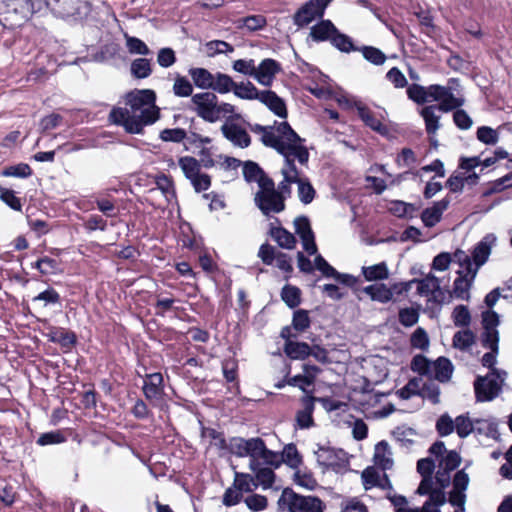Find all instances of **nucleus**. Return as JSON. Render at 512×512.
I'll use <instances>...</instances> for the list:
<instances>
[{"label":"nucleus","instance_id":"obj_30","mask_svg":"<svg viewBox=\"0 0 512 512\" xmlns=\"http://www.w3.org/2000/svg\"><path fill=\"white\" fill-rule=\"evenodd\" d=\"M386 454H391L390 446L386 440H381L375 445L373 461L375 466L384 472L393 467V459Z\"/></svg>","mask_w":512,"mask_h":512},{"label":"nucleus","instance_id":"obj_42","mask_svg":"<svg viewBox=\"0 0 512 512\" xmlns=\"http://www.w3.org/2000/svg\"><path fill=\"white\" fill-rule=\"evenodd\" d=\"M421 378L413 377L408 382L396 391V395L401 400H409L413 396H419L425 398L424 389L420 387Z\"/></svg>","mask_w":512,"mask_h":512},{"label":"nucleus","instance_id":"obj_21","mask_svg":"<svg viewBox=\"0 0 512 512\" xmlns=\"http://www.w3.org/2000/svg\"><path fill=\"white\" fill-rule=\"evenodd\" d=\"M357 115L366 127L384 138L390 137L389 128L377 119L365 104L357 106Z\"/></svg>","mask_w":512,"mask_h":512},{"label":"nucleus","instance_id":"obj_47","mask_svg":"<svg viewBox=\"0 0 512 512\" xmlns=\"http://www.w3.org/2000/svg\"><path fill=\"white\" fill-rule=\"evenodd\" d=\"M294 228L301 241L315 238L310 218L306 215H300L294 219Z\"/></svg>","mask_w":512,"mask_h":512},{"label":"nucleus","instance_id":"obj_32","mask_svg":"<svg viewBox=\"0 0 512 512\" xmlns=\"http://www.w3.org/2000/svg\"><path fill=\"white\" fill-rule=\"evenodd\" d=\"M273 126L276 127L277 137H281L285 150H287L289 146H294L295 142L305 141L287 121L278 122L275 120Z\"/></svg>","mask_w":512,"mask_h":512},{"label":"nucleus","instance_id":"obj_9","mask_svg":"<svg viewBox=\"0 0 512 512\" xmlns=\"http://www.w3.org/2000/svg\"><path fill=\"white\" fill-rule=\"evenodd\" d=\"M240 119H242V115L240 113L227 116L225 122L220 128V131L222 136L235 147L245 149L251 145L252 139L247 130L235 122Z\"/></svg>","mask_w":512,"mask_h":512},{"label":"nucleus","instance_id":"obj_58","mask_svg":"<svg viewBox=\"0 0 512 512\" xmlns=\"http://www.w3.org/2000/svg\"><path fill=\"white\" fill-rule=\"evenodd\" d=\"M431 361L432 360H430L422 353L416 354L412 357L410 369L420 376L429 377L431 372Z\"/></svg>","mask_w":512,"mask_h":512},{"label":"nucleus","instance_id":"obj_16","mask_svg":"<svg viewBox=\"0 0 512 512\" xmlns=\"http://www.w3.org/2000/svg\"><path fill=\"white\" fill-rule=\"evenodd\" d=\"M249 468L256 479V483H253L254 488H258L259 486H261L263 490L273 488L277 479V475L275 473L276 469L265 467L261 461H252L249 463Z\"/></svg>","mask_w":512,"mask_h":512},{"label":"nucleus","instance_id":"obj_26","mask_svg":"<svg viewBox=\"0 0 512 512\" xmlns=\"http://www.w3.org/2000/svg\"><path fill=\"white\" fill-rule=\"evenodd\" d=\"M361 274L365 281L380 283L389 278L390 272L385 261L371 266H362Z\"/></svg>","mask_w":512,"mask_h":512},{"label":"nucleus","instance_id":"obj_59","mask_svg":"<svg viewBox=\"0 0 512 512\" xmlns=\"http://www.w3.org/2000/svg\"><path fill=\"white\" fill-rule=\"evenodd\" d=\"M476 138L479 142L485 145L494 146L499 142L500 136L496 129L482 125L476 130Z\"/></svg>","mask_w":512,"mask_h":512},{"label":"nucleus","instance_id":"obj_31","mask_svg":"<svg viewBox=\"0 0 512 512\" xmlns=\"http://www.w3.org/2000/svg\"><path fill=\"white\" fill-rule=\"evenodd\" d=\"M422 311H425L422 305L414 302L410 307H403L399 309L398 321L405 328L413 327L418 323L420 313Z\"/></svg>","mask_w":512,"mask_h":512},{"label":"nucleus","instance_id":"obj_43","mask_svg":"<svg viewBox=\"0 0 512 512\" xmlns=\"http://www.w3.org/2000/svg\"><path fill=\"white\" fill-rule=\"evenodd\" d=\"M214 76L215 78L213 80V88H211V92L227 94L234 91L236 82L229 74L216 72L214 73Z\"/></svg>","mask_w":512,"mask_h":512},{"label":"nucleus","instance_id":"obj_45","mask_svg":"<svg viewBox=\"0 0 512 512\" xmlns=\"http://www.w3.org/2000/svg\"><path fill=\"white\" fill-rule=\"evenodd\" d=\"M178 165L187 180H191L201 172V163L195 157L183 156L178 160Z\"/></svg>","mask_w":512,"mask_h":512},{"label":"nucleus","instance_id":"obj_17","mask_svg":"<svg viewBox=\"0 0 512 512\" xmlns=\"http://www.w3.org/2000/svg\"><path fill=\"white\" fill-rule=\"evenodd\" d=\"M259 102L265 105L275 116L286 119L288 117L287 104L284 98L280 97L275 91L265 89L261 91Z\"/></svg>","mask_w":512,"mask_h":512},{"label":"nucleus","instance_id":"obj_63","mask_svg":"<svg viewBox=\"0 0 512 512\" xmlns=\"http://www.w3.org/2000/svg\"><path fill=\"white\" fill-rule=\"evenodd\" d=\"M310 4H302L294 13L292 19L293 24L297 26L299 29L307 27L309 24H311L316 19L313 17V15L310 12Z\"/></svg>","mask_w":512,"mask_h":512},{"label":"nucleus","instance_id":"obj_62","mask_svg":"<svg viewBox=\"0 0 512 512\" xmlns=\"http://www.w3.org/2000/svg\"><path fill=\"white\" fill-rule=\"evenodd\" d=\"M462 458L456 450H447L439 459L440 469L452 472L461 464Z\"/></svg>","mask_w":512,"mask_h":512},{"label":"nucleus","instance_id":"obj_38","mask_svg":"<svg viewBox=\"0 0 512 512\" xmlns=\"http://www.w3.org/2000/svg\"><path fill=\"white\" fill-rule=\"evenodd\" d=\"M281 300L290 309H297L302 301V291L299 287L291 284H285L280 292Z\"/></svg>","mask_w":512,"mask_h":512},{"label":"nucleus","instance_id":"obj_35","mask_svg":"<svg viewBox=\"0 0 512 512\" xmlns=\"http://www.w3.org/2000/svg\"><path fill=\"white\" fill-rule=\"evenodd\" d=\"M257 460L261 461L265 467L272 469L280 468L284 461L280 457V452L269 449L264 440L259 448Z\"/></svg>","mask_w":512,"mask_h":512},{"label":"nucleus","instance_id":"obj_8","mask_svg":"<svg viewBox=\"0 0 512 512\" xmlns=\"http://www.w3.org/2000/svg\"><path fill=\"white\" fill-rule=\"evenodd\" d=\"M218 96L211 91H203L192 95L191 109L198 117L208 123H215L219 120L217 115Z\"/></svg>","mask_w":512,"mask_h":512},{"label":"nucleus","instance_id":"obj_34","mask_svg":"<svg viewBox=\"0 0 512 512\" xmlns=\"http://www.w3.org/2000/svg\"><path fill=\"white\" fill-rule=\"evenodd\" d=\"M330 44L342 53L356 52L359 49V46L355 45L353 38L338 28L333 33Z\"/></svg>","mask_w":512,"mask_h":512},{"label":"nucleus","instance_id":"obj_19","mask_svg":"<svg viewBox=\"0 0 512 512\" xmlns=\"http://www.w3.org/2000/svg\"><path fill=\"white\" fill-rule=\"evenodd\" d=\"M47 340L51 343L58 344L63 353L71 352L78 344L76 332L60 326H56Z\"/></svg>","mask_w":512,"mask_h":512},{"label":"nucleus","instance_id":"obj_6","mask_svg":"<svg viewBox=\"0 0 512 512\" xmlns=\"http://www.w3.org/2000/svg\"><path fill=\"white\" fill-rule=\"evenodd\" d=\"M317 463L323 471L331 470L336 474L352 471L350 455L343 448H335L328 444H317Z\"/></svg>","mask_w":512,"mask_h":512},{"label":"nucleus","instance_id":"obj_49","mask_svg":"<svg viewBox=\"0 0 512 512\" xmlns=\"http://www.w3.org/2000/svg\"><path fill=\"white\" fill-rule=\"evenodd\" d=\"M156 189L160 190L161 193L166 197L176 198V189L173 178L170 175L159 173L154 177Z\"/></svg>","mask_w":512,"mask_h":512},{"label":"nucleus","instance_id":"obj_2","mask_svg":"<svg viewBox=\"0 0 512 512\" xmlns=\"http://www.w3.org/2000/svg\"><path fill=\"white\" fill-rule=\"evenodd\" d=\"M4 13L0 12V25L4 28L20 26L43 8L42 0H4Z\"/></svg>","mask_w":512,"mask_h":512},{"label":"nucleus","instance_id":"obj_27","mask_svg":"<svg viewBox=\"0 0 512 512\" xmlns=\"http://www.w3.org/2000/svg\"><path fill=\"white\" fill-rule=\"evenodd\" d=\"M188 74L196 88L206 91L213 88L212 84L215 76L208 69L203 67H192L188 70Z\"/></svg>","mask_w":512,"mask_h":512},{"label":"nucleus","instance_id":"obj_4","mask_svg":"<svg viewBox=\"0 0 512 512\" xmlns=\"http://www.w3.org/2000/svg\"><path fill=\"white\" fill-rule=\"evenodd\" d=\"M43 6L55 17L70 23L82 22L92 9L89 0H43Z\"/></svg>","mask_w":512,"mask_h":512},{"label":"nucleus","instance_id":"obj_37","mask_svg":"<svg viewBox=\"0 0 512 512\" xmlns=\"http://www.w3.org/2000/svg\"><path fill=\"white\" fill-rule=\"evenodd\" d=\"M280 457L284 460L283 464L294 470L298 469L303 463V456L293 442L284 445Z\"/></svg>","mask_w":512,"mask_h":512},{"label":"nucleus","instance_id":"obj_3","mask_svg":"<svg viewBox=\"0 0 512 512\" xmlns=\"http://www.w3.org/2000/svg\"><path fill=\"white\" fill-rule=\"evenodd\" d=\"M279 511L288 512H324L325 502L316 495H302L291 487H285L277 501Z\"/></svg>","mask_w":512,"mask_h":512},{"label":"nucleus","instance_id":"obj_23","mask_svg":"<svg viewBox=\"0 0 512 512\" xmlns=\"http://www.w3.org/2000/svg\"><path fill=\"white\" fill-rule=\"evenodd\" d=\"M456 274L457 277L453 282V294L455 297L467 301L470 298L469 290L477 274L475 271H471V275H465V271L462 269L457 270Z\"/></svg>","mask_w":512,"mask_h":512},{"label":"nucleus","instance_id":"obj_55","mask_svg":"<svg viewBox=\"0 0 512 512\" xmlns=\"http://www.w3.org/2000/svg\"><path fill=\"white\" fill-rule=\"evenodd\" d=\"M193 83L186 77L177 74L174 80L173 93L175 96L180 98L192 97L193 94Z\"/></svg>","mask_w":512,"mask_h":512},{"label":"nucleus","instance_id":"obj_41","mask_svg":"<svg viewBox=\"0 0 512 512\" xmlns=\"http://www.w3.org/2000/svg\"><path fill=\"white\" fill-rule=\"evenodd\" d=\"M475 342L476 335L470 328L461 329L455 332L452 338L453 347L461 351L469 350Z\"/></svg>","mask_w":512,"mask_h":512},{"label":"nucleus","instance_id":"obj_39","mask_svg":"<svg viewBox=\"0 0 512 512\" xmlns=\"http://www.w3.org/2000/svg\"><path fill=\"white\" fill-rule=\"evenodd\" d=\"M152 72V60L146 57L136 58L130 64V74L134 79H146Z\"/></svg>","mask_w":512,"mask_h":512},{"label":"nucleus","instance_id":"obj_53","mask_svg":"<svg viewBox=\"0 0 512 512\" xmlns=\"http://www.w3.org/2000/svg\"><path fill=\"white\" fill-rule=\"evenodd\" d=\"M33 174L31 167L24 162L15 165L6 166L1 171L3 177H15L20 179L29 178Z\"/></svg>","mask_w":512,"mask_h":512},{"label":"nucleus","instance_id":"obj_54","mask_svg":"<svg viewBox=\"0 0 512 512\" xmlns=\"http://www.w3.org/2000/svg\"><path fill=\"white\" fill-rule=\"evenodd\" d=\"M420 25L425 27L427 31L422 30V33H425L428 37L432 38L434 41H437L436 31L439 28L434 24V17L431 15L429 11L420 10L415 13Z\"/></svg>","mask_w":512,"mask_h":512},{"label":"nucleus","instance_id":"obj_36","mask_svg":"<svg viewBox=\"0 0 512 512\" xmlns=\"http://www.w3.org/2000/svg\"><path fill=\"white\" fill-rule=\"evenodd\" d=\"M418 112L424 121L427 134L434 135L440 128V116L436 114V107L426 105Z\"/></svg>","mask_w":512,"mask_h":512},{"label":"nucleus","instance_id":"obj_51","mask_svg":"<svg viewBox=\"0 0 512 512\" xmlns=\"http://www.w3.org/2000/svg\"><path fill=\"white\" fill-rule=\"evenodd\" d=\"M281 173L283 180L278 184L277 188H275V193H278L280 199H283V203H285L287 198L291 195V184H296L298 177L297 175L289 174L286 169H282Z\"/></svg>","mask_w":512,"mask_h":512},{"label":"nucleus","instance_id":"obj_28","mask_svg":"<svg viewBox=\"0 0 512 512\" xmlns=\"http://www.w3.org/2000/svg\"><path fill=\"white\" fill-rule=\"evenodd\" d=\"M372 301L386 304L392 301V290L385 283H373L361 289Z\"/></svg>","mask_w":512,"mask_h":512},{"label":"nucleus","instance_id":"obj_64","mask_svg":"<svg viewBox=\"0 0 512 512\" xmlns=\"http://www.w3.org/2000/svg\"><path fill=\"white\" fill-rule=\"evenodd\" d=\"M512 187V171L504 176L494 180L491 187L482 193V197H489L493 194L500 193L505 189Z\"/></svg>","mask_w":512,"mask_h":512},{"label":"nucleus","instance_id":"obj_5","mask_svg":"<svg viewBox=\"0 0 512 512\" xmlns=\"http://www.w3.org/2000/svg\"><path fill=\"white\" fill-rule=\"evenodd\" d=\"M507 372L494 368L485 376L477 375L473 382L476 402H491L496 399L503 390Z\"/></svg>","mask_w":512,"mask_h":512},{"label":"nucleus","instance_id":"obj_11","mask_svg":"<svg viewBox=\"0 0 512 512\" xmlns=\"http://www.w3.org/2000/svg\"><path fill=\"white\" fill-rule=\"evenodd\" d=\"M262 443L263 439L261 437L245 439L235 436L230 438L226 451L240 458L249 457V463H251L252 461H258L257 455Z\"/></svg>","mask_w":512,"mask_h":512},{"label":"nucleus","instance_id":"obj_52","mask_svg":"<svg viewBox=\"0 0 512 512\" xmlns=\"http://www.w3.org/2000/svg\"><path fill=\"white\" fill-rule=\"evenodd\" d=\"M451 317L456 327H460L462 329L469 328L471 323V313L467 305L459 304L455 306Z\"/></svg>","mask_w":512,"mask_h":512},{"label":"nucleus","instance_id":"obj_20","mask_svg":"<svg viewBox=\"0 0 512 512\" xmlns=\"http://www.w3.org/2000/svg\"><path fill=\"white\" fill-rule=\"evenodd\" d=\"M142 389L148 400H161L165 394L162 373L154 372L146 374Z\"/></svg>","mask_w":512,"mask_h":512},{"label":"nucleus","instance_id":"obj_33","mask_svg":"<svg viewBox=\"0 0 512 512\" xmlns=\"http://www.w3.org/2000/svg\"><path fill=\"white\" fill-rule=\"evenodd\" d=\"M223 377L227 383L232 385L228 387V391L235 396L240 395L241 389L238 380V364L235 361H224L222 363Z\"/></svg>","mask_w":512,"mask_h":512},{"label":"nucleus","instance_id":"obj_25","mask_svg":"<svg viewBox=\"0 0 512 512\" xmlns=\"http://www.w3.org/2000/svg\"><path fill=\"white\" fill-rule=\"evenodd\" d=\"M422 206V203H410L403 200H391L388 211L400 218V219H412L414 217V213L417 212Z\"/></svg>","mask_w":512,"mask_h":512},{"label":"nucleus","instance_id":"obj_60","mask_svg":"<svg viewBox=\"0 0 512 512\" xmlns=\"http://www.w3.org/2000/svg\"><path fill=\"white\" fill-rule=\"evenodd\" d=\"M406 93L408 99L417 105H424L425 103H428L427 86L412 83L407 86Z\"/></svg>","mask_w":512,"mask_h":512},{"label":"nucleus","instance_id":"obj_56","mask_svg":"<svg viewBox=\"0 0 512 512\" xmlns=\"http://www.w3.org/2000/svg\"><path fill=\"white\" fill-rule=\"evenodd\" d=\"M474 423L475 420H471V418L467 414L458 415L455 418V430L458 437L461 439L467 438L472 432H474Z\"/></svg>","mask_w":512,"mask_h":512},{"label":"nucleus","instance_id":"obj_7","mask_svg":"<svg viewBox=\"0 0 512 512\" xmlns=\"http://www.w3.org/2000/svg\"><path fill=\"white\" fill-rule=\"evenodd\" d=\"M257 256L261 259L263 264L267 266H275L284 272L285 280H288L291 277V273L293 272V264L292 258L287 253H284L278 250L276 247L272 246L268 242H264L261 244L258 250Z\"/></svg>","mask_w":512,"mask_h":512},{"label":"nucleus","instance_id":"obj_13","mask_svg":"<svg viewBox=\"0 0 512 512\" xmlns=\"http://www.w3.org/2000/svg\"><path fill=\"white\" fill-rule=\"evenodd\" d=\"M450 203L451 198L446 195L441 200L433 201L431 206L424 208L420 214L423 226L426 228L436 226L442 220L443 213L448 209Z\"/></svg>","mask_w":512,"mask_h":512},{"label":"nucleus","instance_id":"obj_10","mask_svg":"<svg viewBox=\"0 0 512 512\" xmlns=\"http://www.w3.org/2000/svg\"><path fill=\"white\" fill-rule=\"evenodd\" d=\"M125 98L132 112L145 110L160 112V108L156 105L157 95L153 89H134L127 92Z\"/></svg>","mask_w":512,"mask_h":512},{"label":"nucleus","instance_id":"obj_12","mask_svg":"<svg viewBox=\"0 0 512 512\" xmlns=\"http://www.w3.org/2000/svg\"><path fill=\"white\" fill-rule=\"evenodd\" d=\"M254 202L261 213L268 218L272 217V213H281L286 208L283 199H280L278 193L275 192H256Z\"/></svg>","mask_w":512,"mask_h":512},{"label":"nucleus","instance_id":"obj_50","mask_svg":"<svg viewBox=\"0 0 512 512\" xmlns=\"http://www.w3.org/2000/svg\"><path fill=\"white\" fill-rule=\"evenodd\" d=\"M274 130L275 126L269 125V129L263 132L260 140L264 146L274 149L279 154H284V143H282L281 137H277Z\"/></svg>","mask_w":512,"mask_h":512},{"label":"nucleus","instance_id":"obj_44","mask_svg":"<svg viewBox=\"0 0 512 512\" xmlns=\"http://www.w3.org/2000/svg\"><path fill=\"white\" fill-rule=\"evenodd\" d=\"M291 324L293 329L298 333L307 331L312 324L310 312L303 308L294 309Z\"/></svg>","mask_w":512,"mask_h":512},{"label":"nucleus","instance_id":"obj_40","mask_svg":"<svg viewBox=\"0 0 512 512\" xmlns=\"http://www.w3.org/2000/svg\"><path fill=\"white\" fill-rule=\"evenodd\" d=\"M261 91L251 81H241L235 84L233 94L242 100H258L260 99Z\"/></svg>","mask_w":512,"mask_h":512},{"label":"nucleus","instance_id":"obj_22","mask_svg":"<svg viewBox=\"0 0 512 512\" xmlns=\"http://www.w3.org/2000/svg\"><path fill=\"white\" fill-rule=\"evenodd\" d=\"M454 365L446 356H439L431 361L429 378H434L441 383L448 382L453 375Z\"/></svg>","mask_w":512,"mask_h":512},{"label":"nucleus","instance_id":"obj_15","mask_svg":"<svg viewBox=\"0 0 512 512\" xmlns=\"http://www.w3.org/2000/svg\"><path fill=\"white\" fill-rule=\"evenodd\" d=\"M497 237L494 233H487L479 242L475 244L471 252V256L475 263L474 269L477 274L481 266H483L489 259L492 247L496 244Z\"/></svg>","mask_w":512,"mask_h":512},{"label":"nucleus","instance_id":"obj_46","mask_svg":"<svg viewBox=\"0 0 512 512\" xmlns=\"http://www.w3.org/2000/svg\"><path fill=\"white\" fill-rule=\"evenodd\" d=\"M358 51L362 53L366 61L376 66L383 65L387 59L385 53L374 46L363 45L359 47Z\"/></svg>","mask_w":512,"mask_h":512},{"label":"nucleus","instance_id":"obj_29","mask_svg":"<svg viewBox=\"0 0 512 512\" xmlns=\"http://www.w3.org/2000/svg\"><path fill=\"white\" fill-rule=\"evenodd\" d=\"M283 352L291 360H305L310 356L311 345L304 341L294 340L284 343Z\"/></svg>","mask_w":512,"mask_h":512},{"label":"nucleus","instance_id":"obj_61","mask_svg":"<svg viewBox=\"0 0 512 512\" xmlns=\"http://www.w3.org/2000/svg\"><path fill=\"white\" fill-rule=\"evenodd\" d=\"M126 47L130 54L148 56L152 53L147 44L136 36L125 35Z\"/></svg>","mask_w":512,"mask_h":512},{"label":"nucleus","instance_id":"obj_14","mask_svg":"<svg viewBox=\"0 0 512 512\" xmlns=\"http://www.w3.org/2000/svg\"><path fill=\"white\" fill-rule=\"evenodd\" d=\"M282 71V65L273 58L263 59L258 67H255L254 79L265 87H270L276 77Z\"/></svg>","mask_w":512,"mask_h":512},{"label":"nucleus","instance_id":"obj_18","mask_svg":"<svg viewBox=\"0 0 512 512\" xmlns=\"http://www.w3.org/2000/svg\"><path fill=\"white\" fill-rule=\"evenodd\" d=\"M274 221L277 223V226H274V223L271 222L269 224L268 235L280 248L287 250L294 249L297 243L294 234L281 225L278 217H274Z\"/></svg>","mask_w":512,"mask_h":512},{"label":"nucleus","instance_id":"obj_24","mask_svg":"<svg viewBox=\"0 0 512 512\" xmlns=\"http://www.w3.org/2000/svg\"><path fill=\"white\" fill-rule=\"evenodd\" d=\"M336 28L332 20L323 18L310 27L308 38H311L316 43L330 42Z\"/></svg>","mask_w":512,"mask_h":512},{"label":"nucleus","instance_id":"obj_57","mask_svg":"<svg viewBox=\"0 0 512 512\" xmlns=\"http://www.w3.org/2000/svg\"><path fill=\"white\" fill-rule=\"evenodd\" d=\"M242 172L243 178L247 183H255L264 174L265 170L259 163L253 160H246L242 166Z\"/></svg>","mask_w":512,"mask_h":512},{"label":"nucleus","instance_id":"obj_48","mask_svg":"<svg viewBox=\"0 0 512 512\" xmlns=\"http://www.w3.org/2000/svg\"><path fill=\"white\" fill-rule=\"evenodd\" d=\"M296 184L298 185V196L300 202L304 205L310 204L315 199L316 190L309 178L298 177V182H296Z\"/></svg>","mask_w":512,"mask_h":512},{"label":"nucleus","instance_id":"obj_1","mask_svg":"<svg viewBox=\"0 0 512 512\" xmlns=\"http://www.w3.org/2000/svg\"><path fill=\"white\" fill-rule=\"evenodd\" d=\"M161 117V113L154 111L132 112V109L114 106L108 115L111 124L120 126L128 134L143 135L145 127L153 125Z\"/></svg>","mask_w":512,"mask_h":512}]
</instances>
